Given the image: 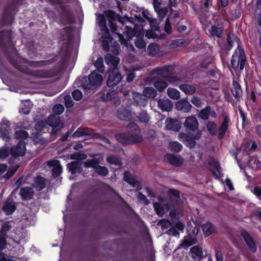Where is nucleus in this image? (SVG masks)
Here are the masks:
<instances>
[{
    "mask_svg": "<svg viewBox=\"0 0 261 261\" xmlns=\"http://www.w3.org/2000/svg\"><path fill=\"white\" fill-rule=\"evenodd\" d=\"M70 43L63 42L60 48L59 54L61 59L57 63V68L41 69L29 72V68L19 65L17 61H12L11 64L20 71L38 79H51L57 77L60 72L65 69L68 57L70 55Z\"/></svg>",
    "mask_w": 261,
    "mask_h": 261,
    "instance_id": "nucleus-1",
    "label": "nucleus"
},
{
    "mask_svg": "<svg viewBox=\"0 0 261 261\" xmlns=\"http://www.w3.org/2000/svg\"><path fill=\"white\" fill-rule=\"evenodd\" d=\"M234 41L237 42L238 46L231 57V66L234 70L237 69L239 66L240 69L242 70L246 62V56L244 49L240 46L241 41L239 38L233 33L228 34L227 36L225 47L227 50H230L232 48L233 43Z\"/></svg>",
    "mask_w": 261,
    "mask_h": 261,
    "instance_id": "nucleus-2",
    "label": "nucleus"
},
{
    "mask_svg": "<svg viewBox=\"0 0 261 261\" xmlns=\"http://www.w3.org/2000/svg\"><path fill=\"white\" fill-rule=\"evenodd\" d=\"M103 81L102 76L95 71H92L88 77L83 76L75 81V83L79 87L82 88L85 91L91 93L100 86Z\"/></svg>",
    "mask_w": 261,
    "mask_h": 261,
    "instance_id": "nucleus-3",
    "label": "nucleus"
},
{
    "mask_svg": "<svg viewBox=\"0 0 261 261\" xmlns=\"http://www.w3.org/2000/svg\"><path fill=\"white\" fill-rule=\"evenodd\" d=\"M130 144L133 145L143 141L141 130L138 125L134 122H129L127 126Z\"/></svg>",
    "mask_w": 261,
    "mask_h": 261,
    "instance_id": "nucleus-4",
    "label": "nucleus"
},
{
    "mask_svg": "<svg viewBox=\"0 0 261 261\" xmlns=\"http://www.w3.org/2000/svg\"><path fill=\"white\" fill-rule=\"evenodd\" d=\"M17 12V11H13L5 6L0 16V25L3 27H11L14 22Z\"/></svg>",
    "mask_w": 261,
    "mask_h": 261,
    "instance_id": "nucleus-5",
    "label": "nucleus"
},
{
    "mask_svg": "<svg viewBox=\"0 0 261 261\" xmlns=\"http://www.w3.org/2000/svg\"><path fill=\"white\" fill-rule=\"evenodd\" d=\"M180 135L181 138L185 139L186 145L190 149H193L196 146V140H199L201 137L202 133L201 130H198L195 135L193 134H180Z\"/></svg>",
    "mask_w": 261,
    "mask_h": 261,
    "instance_id": "nucleus-6",
    "label": "nucleus"
},
{
    "mask_svg": "<svg viewBox=\"0 0 261 261\" xmlns=\"http://www.w3.org/2000/svg\"><path fill=\"white\" fill-rule=\"evenodd\" d=\"M107 85L109 87L117 85L122 80L121 74L117 70H109L107 73Z\"/></svg>",
    "mask_w": 261,
    "mask_h": 261,
    "instance_id": "nucleus-7",
    "label": "nucleus"
},
{
    "mask_svg": "<svg viewBox=\"0 0 261 261\" xmlns=\"http://www.w3.org/2000/svg\"><path fill=\"white\" fill-rule=\"evenodd\" d=\"M186 130L189 132H194L200 130L198 129L199 123L197 118L194 116H189L186 118L184 123Z\"/></svg>",
    "mask_w": 261,
    "mask_h": 261,
    "instance_id": "nucleus-8",
    "label": "nucleus"
},
{
    "mask_svg": "<svg viewBox=\"0 0 261 261\" xmlns=\"http://www.w3.org/2000/svg\"><path fill=\"white\" fill-rule=\"evenodd\" d=\"M11 131V123L8 120H3L0 122V137L5 142H8L10 140V132Z\"/></svg>",
    "mask_w": 261,
    "mask_h": 261,
    "instance_id": "nucleus-9",
    "label": "nucleus"
},
{
    "mask_svg": "<svg viewBox=\"0 0 261 261\" xmlns=\"http://www.w3.org/2000/svg\"><path fill=\"white\" fill-rule=\"evenodd\" d=\"M240 234L245 241L250 251L252 253L256 252L257 250L256 244L249 233L246 230L243 229L241 231Z\"/></svg>",
    "mask_w": 261,
    "mask_h": 261,
    "instance_id": "nucleus-10",
    "label": "nucleus"
},
{
    "mask_svg": "<svg viewBox=\"0 0 261 261\" xmlns=\"http://www.w3.org/2000/svg\"><path fill=\"white\" fill-rule=\"evenodd\" d=\"M47 165L53 167L51 174L54 178H58L63 172V168L59 160H51L47 162Z\"/></svg>",
    "mask_w": 261,
    "mask_h": 261,
    "instance_id": "nucleus-11",
    "label": "nucleus"
},
{
    "mask_svg": "<svg viewBox=\"0 0 261 261\" xmlns=\"http://www.w3.org/2000/svg\"><path fill=\"white\" fill-rule=\"evenodd\" d=\"M25 153V143L24 141H19L15 147L11 149V154L14 157L22 156Z\"/></svg>",
    "mask_w": 261,
    "mask_h": 261,
    "instance_id": "nucleus-12",
    "label": "nucleus"
},
{
    "mask_svg": "<svg viewBox=\"0 0 261 261\" xmlns=\"http://www.w3.org/2000/svg\"><path fill=\"white\" fill-rule=\"evenodd\" d=\"M12 34L10 30H4L0 32V43L2 46L6 47L11 44Z\"/></svg>",
    "mask_w": 261,
    "mask_h": 261,
    "instance_id": "nucleus-13",
    "label": "nucleus"
},
{
    "mask_svg": "<svg viewBox=\"0 0 261 261\" xmlns=\"http://www.w3.org/2000/svg\"><path fill=\"white\" fill-rule=\"evenodd\" d=\"M164 159L168 163L174 167H180L184 163V159L181 156H177L172 153L166 154Z\"/></svg>",
    "mask_w": 261,
    "mask_h": 261,
    "instance_id": "nucleus-14",
    "label": "nucleus"
},
{
    "mask_svg": "<svg viewBox=\"0 0 261 261\" xmlns=\"http://www.w3.org/2000/svg\"><path fill=\"white\" fill-rule=\"evenodd\" d=\"M62 11L61 20L65 24H72L75 22V18L73 14L69 10H67L64 6H62Z\"/></svg>",
    "mask_w": 261,
    "mask_h": 261,
    "instance_id": "nucleus-15",
    "label": "nucleus"
},
{
    "mask_svg": "<svg viewBox=\"0 0 261 261\" xmlns=\"http://www.w3.org/2000/svg\"><path fill=\"white\" fill-rule=\"evenodd\" d=\"M123 180L131 185L134 188H136L137 190H141L142 189L141 184L128 171L124 173Z\"/></svg>",
    "mask_w": 261,
    "mask_h": 261,
    "instance_id": "nucleus-16",
    "label": "nucleus"
},
{
    "mask_svg": "<svg viewBox=\"0 0 261 261\" xmlns=\"http://www.w3.org/2000/svg\"><path fill=\"white\" fill-rule=\"evenodd\" d=\"M73 28L72 27H66L59 31V39L60 41L70 43L72 38Z\"/></svg>",
    "mask_w": 261,
    "mask_h": 261,
    "instance_id": "nucleus-17",
    "label": "nucleus"
},
{
    "mask_svg": "<svg viewBox=\"0 0 261 261\" xmlns=\"http://www.w3.org/2000/svg\"><path fill=\"white\" fill-rule=\"evenodd\" d=\"M230 121V120L229 116L228 115H225L218 129V139H222L224 137L225 133L228 129L229 123Z\"/></svg>",
    "mask_w": 261,
    "mask_h": 261,
    "instance_id": "nucleus-18",
    "label": "nucleus"
},
{
    "mask_svg": "<svg viewBox=\"0 0 261 261\" xmlns=\"http://www.w3.org/2000/svg\"><path fill=\"white\" fill-rule=\"evenodd\" d=\"M56 56L50 59L47 60H40L37 61L26 60L25 63L29 64L31 67L34 68H40L44 67L53 64L57 60L56 59Z\"/></svg>",
    "mask_w": 261,
    "mask_h": 261,
    "instance_id": "nucleus-19",
    "label": "nucleus"
},
{
    "mask_svg": "<svg viewBox=\"0 0 261 261\" xmlns=\"http://www.w3.org/2000/svg\"><path fill=\"white\" fill-rule=\"evenodd\" d=\"M105 62L107 65L111 66L109 70H117L120 59L118 57L114 56L111 54H107L105 56Z\"/></svg>",
    "mask_w": 261,
    "mask_h": 261,
    "instance_id": "nucleus-20",
    "label": "nucleus"
},
{
    "mask_svg": "<svg viewBox=\"0 0 261 261\" xmlns=\"http://www.w3.org/2000/svg\"><path fill=\"white\" fill-rule=\"evenodd\" d=\"M67 168L72 175L81 174L83 172L82 163L80 161H72L67 165Z\"/></svg>",
    "mask_w": 261,
    "mask_h": 261,
    "instance_id": "nucleus-21",
    "label": "nucleus"
},
{
    "mask_svg": "<svg viewBox=\"0 0 261 261\" xmlns=\"http://www.w3.org/2000/svg\"><path fill=\"white\" fill-rule=\"evenodd\" d=\"M189 254L194 261H200L203 258L202 250L198 246H195L191 248Z\"/></svg>",
    "mask_w": 261,
    "mask_h": 261,
    "instance_id": "nucleus-22",
    "label": "nucleus"
},
{
    "mask_svg": "<svg viewBox=\"0 0 261 261\" xmlns=\"http://www.w3.org/2000/svg\"><path fill=\"white\" fill-rule=\"evenodd\" d=\"M158 106L162 111L170 112L173 105L168 99H160L158 100Z\"/></svg>",
    "mask_w": 261,
    "mask_h": 261,
    "instance_id": "nucleus-23",
    "label": "nucleus"
},
{
    "mask_svg": "<svg viewBox=\"0 0 261 261\" xmlns=\"http://www.w3.org/2000/svg\"><path fill=\"white\" fill-rule=\"evenodd\" d=\"M167 128L168 129L174 132H178L181 128V123L176 119L170 118L166 120Z\"/></svg>",
    "mask_w": 261,
    "mask_h": 261,
    "instance_id": "nucleus-24",
    "label": "nucleus"
},
{
    "mask_svg": "<svg viewBox=\"0 0 261 261\" xmlns=\"http://www.w3.org/2000/svg\"><path fill=\"white\" fill-rule=\"evenodd\" d=\"M117 116L119 119L126 121H130L132 118L130 111L125 108L119 109L117 111Z\"/></svg>",
    "mask_w": 261,
    "mask_h": 261,
    "instance_id": "nucleus-25",
    "label": "nucleus"
},
{
    "mask_svg": "<svg viewBox=\"0 0 261 261\" xmlns=\"http://www.w3.org/2000/svg\"><path fill=\"white\" fill-rule=\"evenodd\" d=\"M175 106L177 110L182 111L185 112H190L192 107L190 102L186 99L178 101Z\"/></svg>",
    "mask_w": 261,
    "mask_h": 261,
    "instance_id": "nucleus-26",
    "label": "nucleus"
},
{
    "mask_svg": "<svg viewBox=\"0 0 261 261\" xmlns=\"http://www.w3.org/2000/svg\"><path fill=\"white\" fill-rule=\"evenodd\" d=\"M231 93L236 99L238 100L243 95V91L239 83L234 80L232 82V88L231 89Z\"/></svg>",
    "mask_w": 261,
    "mask_h": 261,
    "instance_id": "nucleus-27",
    "label": "nucleus"
},
{
    "mask_svg": "<svg viewBox=\"0 0 261 261\" xmlns=\"http://www.w3.org/2000/svg\"><path fill=\"white\" fill-rule=\"evenodd\" d=\"M47 179L41 176H37L35 178L34 184L36 189L40 191L44 189L46 185Z\"/></svg>",
    "mask_w": 261,
    "mask_h": 261,
    "instance_id": "nucleus-28",
    "label": "nucleus"
},
{
    "mask_svg": "<svg viewBox=\"0 0 261 261\" xmlns=\"http://www.w3.org/2000/svg\"><path fill=\"white\" fill-rule=\"evenodd\" d=\"M201 228L203 234L205 237L210 236L216 231L215 226L210 222L203 224Z\"/></svg>",
    "mask_w": 261,
    "mask_h": 261,
    "instance_id": "nucleus-29",
    "label": "nucleus"
},
{
    "mask_svg": "<svg viewBox=\"0 0 261 261\" xmlns=\"http://www.w3.org/2000/svg\"><path fill=\"white\" fill-rule=\"evenodd\" d=\"M128 137L129 136L128 132L118 133L115 135V138L117 141L123 146L130 145Z\"/></svg>",
    "mask_w": 261,
    "mask_h": 261,
    "instance_id": "nucleus-30",
    "label": "nucleus"
},
{
    "mask_svg": "<svg viewBox=\"0 0 261 261\" xmlns=\"http://www.w3.org/2000/svg\"><path fill=\"white\" fill-rule=\"evenodd\" d=\"M7 215H12L16 210V206L13 201H6L2 208Z\"/></svg>",
    "mask_w": 261,
    "mask_h": 261,
    "instance_id": "nucleus-31",
    "label": "nucleus"
},
{
    "mask_svg": "<svg viewBox=\"0 0 261 261\" xmlns=\"http://www.w3.org/2000/svg\"><path fill=\"white\" fill-rule=\"evenodd\" d=\"M223 30V27H218L214 25L211 27L208 31L212 37L220 38L222 36Z\"/></svg>",
    "mask_w": 261,
    "mask_h": 261,
    "instance_id": "nucleus-32",
    "label": "nucleus"
},
{
    "mask_svg": "<svg viewBox=\"0 0 261 261\" xmlns=\"http://www.w3.org/2000/svg\"><path fill=\"white\" fill-rule=\"evenodd\" d=\"M20 195L22 200L31 199L33 197V192L30 188L26 187L20 189Z\"/></svg>",
    "mask_w": 261,
    "mask_h": 261,
    "instance_id": "nucleus-33",
    "label": "nucleus"
},
{
    "mask_svg": "<svg viewBox=\"0 0 261 261\" xmlns=\"http://www.w3.org/2000/svg\"><path fill=\"white\" fill-rule=\"evenodd\" d=\"M97 22L99 27L101 28V30L105 31V33L108 34V37L110 38L109 31L107 27L106 17L103 14H100L98 15L97 17Z\"/></svg>",
    "mask_w": 261,
    "mask_h": 261,
    "instance_id": "nucleus-34",
    "label": "nucleus"
},
{
    "mask_svg": "<svg viewBox=\"0 0 261 261\" xmlns=\"http://www.w3.org/2000/svg\"><path fill=\"white\" fill-rule=\"evenodd\" d=\"M137 120L141 123L147 124L149 122L150 119L149 115L147 113L146 111L142 110L136 116Z\"/></svg>",
    "mask_w": 261,
    "mask_h": 261,
    "instance_id": "nucleus-35",
    "label": "nucleus"
},
{
    "mask_svg": "<svg viewBox=\"0 0 261 261\" xmlns=\"http://www.w3.org/2000/svg\"><path fill=\"white\" fill-rule=\"evenodd\" d=\"M179 88L181 91L186 94L192 95L195 93L196 91V89L194 86L187 84H181L179 86Z\"/></svg>",
    "mask_w": 261,
    "mask_h": 261,
    "instance_id": "nucleus-36",
    "label": "nucleus"
},
{
    "mask_svg": "<svg viewBox=\"0 0 261 261\" xmlns=\"http://www.w3.org/2000/svg\"><path fill=\"white\" fill-rule=\"evenodd\" d=\"M101 162L99 158H94L92 159H88L84 163V167L86 168H93L94 169L96 168L97 166Z\"/></svg>",
    "mask_w": 261,
    "mask_h": 261,
    "instance_id": "nucleus-37",
    "label": "nucleus"
},
{
    "mask_svg": "<svg viewBox=\"0 0 261 261\" xmlns=\"http://www.w3.org/2000/svg\"><path fill=\"white\" fill-rule=\"evenodd\" d=\"M153 86L160 92H163L168 86V83L166 80L159 78L153 83Z\"/></svg>",
    "mask_w": 261,
    "mask_h": 261,
    "instance_id": "nucleus-38",
    "label": "nucleus"
},
{
    "mask_svg": "<svg viewBox=\"0 0 261 261\" xmlns=\"http://www.w3.org/2000/svg\"><path fill=\"white\" fill-rule=\"evenodd\" d=\"M20 166L18 164L14 166L10 167L6 173H5L2 178H4L6 181L11 178L16 172Z\"/></svg>",
    "mask_w": 261,
    "mask_h": 261,
    "instance_id": "nucleus-39",
    "label": "nucleus"
},
{
    "mask_svg": "<svg viewBox=\"0 0 261 261\" xmlns=\"http://www.w3.org/2000/svg\"><path fill=\"white\" fill-rule=\"evenodd\" d=\"M209 164L211 166H213L217 170V171H211L212 174L216 178H219V175H220L221 169L220 164L219 162L213 158L211 159L210 162H209Z\"/></svg>",
    "mask_w": 261,
    "mask_h": 261,
    "instance_id": "nucleus-40",
    "label": "nucleus"
},
{
    "mask_svg": "<svg viewBox=\"0 0 261 261\" xmlns=\"http://www.w3.org/2000/svg\"><path fill=\"white\" fill-rule=\"evenodd\" d=\"M248 163L253 169H261V161L253 156H249Z\"/></svg>",
    "mask_w": 261,
    "mask_h": 261,
    "instance_id": "nucleus-41",
    "label": "nucleus"
},
{
    "mask_svg": "<svg viewBox=\"0 0 261 261\" xmlns=\"http://www.w3.org/2000/svg\"><path fill=\"white\" fill-rule=\"evenodd\" d=\"M211 107L209 106L201 109L198 114V117L203 120H208L211 115Z\"/></svg>",
    "mask_w": 261,
    "mask_h": 261,
    "instance_id": "nucleus-42",
    "label": "nucleus"
},
{
    "mask_svg": "<svg viewBox=\"0 0 261 261\" xmlns=\"http://www.w3.org/2000/svg\"><path fill=\"white\" fill-rule=\"evenodd\" d=\"M143 94L145 97L148 98L153 99L157 95V91L153 87H148L144 89Z\"/></svg>",
    "mask_w": 261,
    "mask_h": 261,
    "instance_id": "nucleus-43",
    "label": "nucleus"
},
{
    "mask_svg": "<svg viewBox=\"0 0 261 261\" xmlns=\"http://www.w3.org/2000/svg\"><path fill=\"white\" fill-rule=\"evenodd\" d=\"M47 123L51 127H56L59 126L60 119L59 117L51 115L47 118Z\"/></svg>",
    "mask_w": 261,
    "mask_h": 261,
    "instance_id": "nucleus-44",
    "label": "nucleus"
},
{
    "mask_svg": "<svg viewBox=\"0 0 261 261\" xmlns=\"http://www.w3.org/2000/svg\"><path fill=\"white\" fill-rule=\"evenodd\" d=\"M12 226L9 221H6L1 226L0 234L8 238V233L11 230Z\"/></svg>",
    "mask_w": 261,
    "mask_h": 261,
    "instance_id": "nucleus-45",
    "label": "nucleus"
},
{
    "mask_svg": "<svg viewBox=\"0 0 261 261\" xmlns=\"http://www.w3.org/2000/svg\"><path fill=\"white\" fill-rule=\"evenodd\" d=\"M169 148L170 151L178 153L182 150V145L177 141H172L169 143Z\"/></svg>",
    "mask_w": 261,
    "mask_h": 261,
    "instance_id": "nucleus-46",
    "label": "nucleus"
},
{
    "mask_svg": "<svg viewBox=\"0 0 261 261\" xmlns=\"http://www.w3.org/2000/svg\"><path fill=\"white\" fill-rule=\"evenodd\" d=\"M106 16L108 19V20L115 21L116 19V17H118V21L122 22L121 21V17L119 14H117L116 12L112 10H108L105 11Z\"/></svg>",
    "mask_w": 261,
    "mask_h": 261,
    "instance_id": "nucleus-47",
    "label": "nucleus"
},
{
    "mask_svg": "<svg viewBox=\"0 0 261 261\" xmlns=\"http://www.w3.org/2000/svg\"><path fill=\"white\" fill-rule=\"evenodd\" d=\"M14 138L20 141H23L28 139L29 137V133L24 130H19L15 132L14 134Z\"/></svg>",
    "mask_w": 261,
    "mask_h": 261,
    "instance_id": "nucleus-48",
    "label": "nucleus"
},
{
    "mask_svg": "<svg viewBox=\"0 0 261 261\" xmlns=\"http://www.w3.org/2000/svg\"><path fill=\"white\" fill-rule=\"evenodd\" d=\"M94 172L99 176L103 177L107 176L109 173V171L106 167L100 166L99 165H98L94 169Z\"/></svg>",
    "mask_w": 261,
    "mask_h": 261,
    "instance_id": "nucleus-49",
    "label": "nucleus"
},
{
    "mask_svg": "<svg viewBox=\"0 0 261 261\" xmlns=\"http://www.w3.org/2000/svg\"><path fill=\"white\" fill-rule=\"evenodd\" d=\"M167 94L170 98L174 100H177L180 97L179 91L174 88H169L167 89Z\"/></svg>",
    "mask_w": 261,
    "mask_h": 261,
    "instance_id": "nucleus-50",
    "label": "nucleus"
},
{
    "mask_svg": "<svg viewBox=\"0 0 261 261\" xmlns=\"http://www.w3.org/2000/svg\"><path fill=\"white\" fill-rule=\"evenodd\" d=\"M106 161L109 164L116 166H121L122 165L120 160L114 155H110L108 156L106 158Z\"/></svg>",
    "mask_w": 261,
    "mask_h": 261,
    "instance_id": "nucleus-51",
    "label": "nucleus"
},
{
    "mask_svg": "<svg viewBox=\"0 0 261 261\" xmlns=\"http://www.w3.org/2000/svg\"><path fill=\"white\" fill-rule=\"evenodd\" d=\"M206 128L212 136H215L217 128V124L214 121H209L206 124Z\"/></svg>",
    "mask_w": 261,
    "mask_h": 261,
    "instance_id": "nucleus-52",
    "label": "nucleus"
},
{
    "mask_svg": "<svg viewBox=\"0 0 261 261\" xmlns=\"http://www.w3.org/2000/svg\"><path fill=\"white\" fill-rule=\"evenodd\" d=\"M32 108V104L30 101H26L22 106L20 112L24 114L28 115L30 113Z\"/></svg>",
    "mask_w": 261,
    "mask_h": 261,
    "instance_id": "nucleus-53",
    "label": "nucleus"
},
{
    "mask_svg": "<svg viewBox=\"0 0 261 261\" xmlns=\"http://www.w3.org/2000/svg\"><path fill=\"white\" fill-rule=\"evenodd\" d=\"M69 157L71 160H84L87 159V155L84 152H76L70 154Z\"/></svg>",
    "mask_w": 261,
    "mask_h": 261,
    "instance_id": "nucleus-54",
    "label": "nucleus"
},
{
    "mask_svg": "<svg viewBox=\"0 0 261 261\" xmlns=\"http://www.w3.org/2000/svg\"><path fill=\"white\" fill-rule=\"evenodd\" d=\"M108 34L107 33H106V34L103 36V38L101 42H102V44H101L102 48L104 50H105L106 51H108L110 49V45H109V41H111L112 39V38L111 36H110V38H108Z\"/></svg>",
    "mask_w": 261,
    "mask_h": 261,
    "instance_id": "nucleus-55",
    "label": "nucleus"
},
{
    "mask_svg": "<svg viewBox=\"0 0 261 261\" xmlns=\"http://www.w3.org/2000/svg\"><path fill=\"white\" fill-rule=\"evenodd\" d=\"M153 207L156 214L160 217H162L165 214V210L163 206L159 202H155L153 203Z\"/></svg>",
    "mask_w": 261,
    "mask_h": 261,
    "instance_id": "nucleus-56",
    "label": "nucleus"
},
{
    "mask_svg": "<svg viewBox=\"0 0 261 261\" xmlns=\"http://www.w3.org/2000/svg\"><path fill=\"white\" fill-rule=\"evenodd\" d=\"M46 125V122L43 121L37 122L35 125V129L37 132L35 134V138H38L39 133L41 132Z\"/></svg>",
    "mask_w": 261,
    "mask_h": 261,
    "instance_id": "nucleus-57",
    "label": "nucleus"
},
{
    "mask_svg": "<svg viewBox=\"0 0 261 261\" xmlns=\"http://www.w3.org/2000/svg\"><path fill=\"white\" fill-rule=\"evenodd\" d=\"M180 17L179 12H176L173 15L169 14L167 18H169V20L172 24L177 25L179 24V21L178 20Z\"/></svg>",
    "mask_w": 261,
    "mask_h": 261,
    "instance_id": "nucleus-58",
    "label": "nucleus"
},
{
    "mask_svg": "<svg viewBox=\"0 0 261 261\" xmlns=\"http://www.w3.org/2000/svg\"><path fill=\"white\" fill-rule=\"evenodd\" d=\"M22 4V2L20 0H12L10 3L7 4L6 6L9 7L13 11H17V7Z\"/></svg>",
    "mask_w": 261,
    "mask_h": 261,
    "instance_id": "nucleus-59",
    "label": "nucleus"
},
{
    "mask_svg": "<svg viewBox=\"0 0 261 261\" xmlns=\"http://www.w3.org/2000/svg\"><path fill=\"white\" fill-rule=\"evenodd\" d=\"M239 111L242 119V126L244 127L249 124V120L247 118V113H245L243 109L241 107L239 108Z\"/></svg>",
    "mask_w": 261,
    "mask_h": 261,
    "instance_id": "nucleus-60",
    "label": "nucleus"
},
{
    "mask_svg": "<svg viewBox=\"0 0 261 261\" xmlns=\"http://www.w3.org/2000/svg\"><path fill=\"white\" fill-rule=\"evenodd\" d=\"M169 66H165L162 67H157L153 69V72L158 75H162L169 72Z\"/></svg>",
    "mask_w": 261,
    "mask_h": 261,
    "instance_id": "nucleus-61",
    "label": "nucleus"
},
{
    "mask_svg": "<svg viewBox=\"0 0 261 261\" xmlns=\"http://www.w3.org/2000/svg\"><path fill=\"white\" fill-rule=\"evenodd\" d=\"M64 111V106L60 103L56 104L53 108V112L56 115H60Z\"/></svg>",
    "mask_w": 261,
    "mask_h": 261,
    "instance_id": "nucleus-62",
    "label": "nucleus"
},
{
    "mask_svg": "<svg viewBox=\"0 0 261 261\" xmlns=\"http://www.w3.org/2000/svg\"><path fill=\"white\" fill-rule=\"evenodd\" d=\"M145 37H147L148 39H163V37H159L157 34L154 32V30H148L146 31L145 33Z\"/></svg>",
    "mask_w": 261,
    "mask_h": 261,
    "instance_id": "nucleus-63",
    "label": "nucleus"
},
{
    "mask_svg": "<svg viewBox=\"0 0 261 261\" xmlns=\"http://www.w3.org/2000/svg\"><path fill=\"white\" fill-rule=\"evenodd\" d=\"M195 243V239L191 236H187L185 238L182 242V246L185 247H189Z\"/></svg>",
    "mask_w": 261,
    "mask_h": 261,
    "instance_id": "nucleus-64",
    "label": "nucleus"
}]
</instances>
